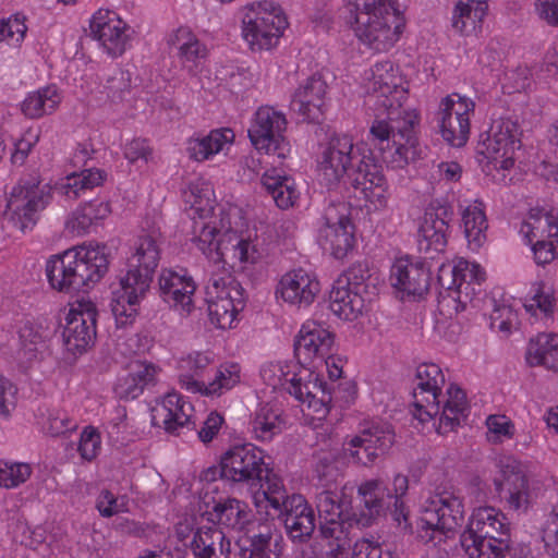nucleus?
Returning a JSON list of instances; mask_svg holds the SVG:
<instances>
[{"mask_svg": "<svg viewBox=\"0 0 558 558\" xmlns=\"http://www.w3.org/2000/svg\"><path fill=\"white\" fill-rule=\"evenodd\" d=\"M418 114L404 112L402 119L387 117L375 120L367 141L356 147L349 135L330 137L323 153L320 170L328 185L343 182L345 187L360 191L364 198L383 209L388 201V182L381 163L402 169L421 158L415 134Z\"/></svg>", "mask_w": 558, "mask_h": 558, "instance_id": "f257e3e1", "label": "nucleus"}, {"mask_svg": "<svg viewBox=\"0 0 558 558\" xmlns=\"http://www.w3.org/2000/svg\"><path fill=\"white\" fill-rule=\"evenodd\" d=\"M106 175L99 169H85L81 173L69 174L53 189L35 179L21 180L10 193L3 218L11 227L25 232L36 225L39 213L49 205L53 194L75 199L82 192L100 185Z\"/></svg>", "mask_w": 558, "mask_h": 558, "instance_id": "f03ea898", "label": "nucleus"}, {"mask_svg": "<svg viewBox=\"0 0 558 558\" xmlns=\"http://www.w3.org/2000/svg\"><path fill=\"white\" fill-rule=\"evenodd\" d=\"M106 245H78L51 256L46 276L54 290L63 293L88 292L108 271Z\"/></svg>", "mask_w": 558, "mask_h": 558, "instance_id": "7ed1b4c3", "label": "nucleus"}, {"mask_svg": "<svg viewBox=\"0 0 558 558\" xmlns=\"http://www.w3.org/2000/svg\"><path fill=\"white\" fill-rule=\"evenodd\" d=\"M357 492L363 507L360 512L353 510L351 499L338 487L323 488L316 495L319 518L325 521H349L350 526L353 523L363 527L371 526L385 512V489L377 481H368L360 485Z\"/></svg>", "mask_w": 558, "mask_h": 558, "instance_id": "20e7f679", "label": "nucleus"}, {"mask_svg": "<svg viewBox=\"0 0 558 558\" xmlns=\"http://www.w3.org/2000/svg\"><path fill=\"white\" fill-rule=\"evenodd\" d=\"M460 543L470 558L499 557V553L511 543L506 515L493 507L476 509L468 529L461 534Z\"/></svg>", "mask_w": 558, "mask_h": 558, "instance_id": "39448f33", "label": "nucleus"}, {"mask_svg": "<svg viewBox=\"0 0 558 558\" xmlns=\"http://www.w3.org/2000/svg\"><path fill=\"white\" fill-rule=\"evenodd\" d=\"M264 454L253 444L235 445L221 457L219 465L208 469L213 476L219 473L221 480L251 489L263 487L262 475L265 472Z\"/></svg>", "mask_w": 558, "mask_h": 558, "instance_id": "423d86ee", "label": "nucleus"}, {"mask_svg": "<svg viewBox=\"0 0 558 558\" xmlns=\"http://www.w3.org/2000/svg\"><path fill=\"white\" fill-rule=\"evenodd\" d=\"M243 37L253 50H268L277 45L288 26L280 7L271 2L251 3L242 20Z\"/></svg>", "mask_w": 558, "mask_h": 558, "instance_id": "0eeeda50", "label": "nucleus"}, {"mask_svg": "<svg viewBox=\"0 0 558 558\" xmlns=\"http://www.w3.org/2000/svg\"><path fill=\"white\" fill-rule=\"evenodd\" d=\"M160 233L158 230L143 231L134 241L126 257L125 275L120 284L135 286V291L147 293L160 260Z\"/></svg>", "mask_w": 558, "mask_h": 558, "instance_id": "6e6552de", "label": "nucleus"}, {"mask_svg": "<svg viewBox=\"0 0 558 558\" xmlns=\"http://www.w3.org/2000/svg\"><path fill=\"white\" fill-rule=\"evenodd\" d=\"M445 272L446 270L441 268L438 276L439 284L442 288L438 293V310L441 315L452 317L465 310L468 302L475 293L474 284H481L485 279V272L477 265H470L466 262L459 263L449 270L451 284H449L448 278L445 282Z\"/></svg>", "mask_w": 558, "mask_h": 558, "instance_id": "1a4fd4ad", "label": "nucleus"}, {"mask_svg": "<svg viewBox=\"0 0 558 558\" xmlns=\"http://www.w3.org/2000/svg\"><path fill=\"white\" fill-rule=\"evenodd\" d=\"M198 248L211 257L216 253L218 259H225L230 256L241 263L254 264L258 257V251L251 240L243 239L230 227L223 232L215 225L203 223L197 235Z\"/></svg>", "mask_w": 558, "mask_h": 558, "instance_id": "9d476101", "label": "nucleus"}, {"mask_svg": "<svg viewBox=\"0 0 558 558\" xmlns=\"http://www.w3.org/2000/svg\"><path fill=\"white\" fill-rule=\"evenodd\" d=\"M286 128L287 120L281 112L262 107L256 111L254 122L247 132L251 143L257 150L284 159L291 151V145L282 134Z\"/></svg>", "mask_w": 558, "mask_h": 558, "instance_id": "9b49d317", "label": "nucleus"}, {"mask_svg": "<svg viewBox=\"0 0 558 558\" xmlns=\"http://www.w3.org/2000/svg\"><path fill=\"white\" fill-rule=\"evenodd\" d=\"M453 219L452 207L442 199H434L425 208L418 228V250L426 258L434 259L447 246V232Z\"/></svg>", "mask_w": 558, "mask_h": 558, "instance_id": "f8f14e48", "label": "nucleus"}, {"mask_svg": "<svg viewBox=\"0 0 558 558\" xmlns=\"http://www.w3.org/2000/svg\"><path fill=\"white\" fill-rule=\"evenodd\" d=\"M445 385L441 368L434 363H422L416 368L413 388V416L421 423L429 422L440 413L438 400Z\"/></svg>", "mask_w": 558, "mask_h": 558, "instance_id": "ddd939ff", "label": "nucleus"}, {"mask_svg": "<svg viewBox=\"0 0 558 558\" xmlns=\"http://www.w3.org/2000/svg\"><path fill=\"white\" fill-rule=\"evenodd\" d=\"M355 35L375 51H387L399 40L405 26L404 16L357 13Z\"/></svg>", "mask_w": 558, "mask_h": 558, "instance_id": "4468645a", "label": "nucleus"}, {"mask_svg": "<svg viewBox=\"0 0 558 558\" xmlns=\"http://www.w3.org/2000/svg\"><path fill=\"white\" fill-rule=\"evenodd\" d=\"M344 204H330L322 218L318 243L335 258H343L354 246V226L348 218Z\"/></svg>", "mask_w": 558, "mask_h": 558, "instance_id": "2eb2a0df", "label": "nucleus"}, {"mask_svg": "<svg viewBox=\"0 0 558 558\" xmlns=\"http://www.w3.org/2000/svg\"><path fill=\"white\" fill-rule=\"evenodd\" d=\"M530 220L522 225L521 233L532 244L535 263L547 265L558 256V222L542 209H531Z\"/></svg>", "mask_w": 558, "mask_h": 558, "instance_id": "dca6fc26", "label": "nucleus"}, {"mask_svg": "<svg viewBox=\"0 0 558 558\" xmlns=\"http://www.w3.org/2000/svg\"><path fill=\"white\" fill-rule=\"evenodd\" d=\"M97 310L93 303L81 304L80 310H70L65 316L62 339L66 350L82 354L96 339Z\"/></svg>", "mask_w": 558, "mask_h": 558, "instance_id": "f3484780", "label": "nucleus"}, {"mask_svg": "<svg viewBox=\"0 0 558 558\" xmlns=\"http://www.w3.org/2000/svg\"><path fill=\"white\" fill-rule=\"evenodd\" d=\"M196 290L194 279L185 268H163L158 278L159 296L171 308L182 315H189L194 308L193 294Z\"/></svg>", "mask_w": 558, "mask_h": 558, "instance_id": "a211bd4d", "label": "nucleus"}, {"mask_svg": "<svg viewBox=\"0 0 558 558\" xmlns=\"http://www.w3.org/2000/svg\"><path fill=\"white\" fill-rule=\"evenodd\" d=\"M89 28L93 37L111 57H119L125 51L130 40V28L116 12L98 10L90 20Z\"/></svg>", "mask_w": 558, "mask_h": 558, "instance_id": "6ab92c4d", "label": "nucleus"}, {"mask_svg": "<svg viewBox=\"0 0 558 558\" xmlns=\"http://www.w3.org/2000/svg\"><path fill=\"white\" fill-rule=\"evenodd\" d=\"M335 336L316 322L303 324L294 341L298 363L307 368L314 359H325L331 352Z\"/></svg>", "mask_w": 558, "mask_h": 558, "instance_id": "aec40b11", "label": "nucleus"}, {"mask_svg": "<svg viewBox=\"0 0 558 558\" xmlns=\"http://www.w3.org/2000/svg\"><path fill=\"white\" fill-rule=\"evenodd\" d=\"M425 523L438 525L441 532L453 534L464 521V506L462 498L451 490H441L429 500L425 510Z\"/></svg>", "mask_w": 558, "mask_h": 558, "instance_id": "412c9836", "label": "nucleus"}, {"mask_svg": "<svg viewBox=\"0 0 558 558\" xmlns=\"http://www.w3.org/2000/svg\"><path fill=\"white\" fill-rule=\"evenodd\" d=\"M327 83L320 75H312L294 92L290 109L303 121L318 123L325 110Z\"/></svg>", "mask_w": 558, "mask_h": 558, "instance_id": "4be33fe9", "label": "nucleus"}, {"mask_svg": "<svg viewBox=\"0 0 558 558\" xmlns=\"http://www.w3.org/2000/svg\"><path fill=\"white\" fill-rule=\"evenodd\" d=\"M287 536L293 544H305L312 538L316 518L314 509L300 494L291 495L288 511L281 512V519Z\"/></svg>", "mask_w": 558, "mask_h": 558, "instance_id": "5701e85b", "label": "nucleus"}, {"mask_svg": "<svg viewBox=\"0 0 558 558\" xmlns=\"http://www.w3.org/2000/svg\"><path fill=\"white\" fill-rule=\"evenodd\" d=\"M494 484L500 498L515 511H526L531 504V492L525 473L517 461L501 465V478H495Z\"/></svg>", "mask_w": 558, "mask_h": 558, "instance_id": "b1692460", "label": "nucleus"}, {"mask_svg": "<svg viewBox=\"0 0 558 558\" xmlns=\"http://www.w3.org/2000/svg\"><path fill=\"white\" fill-rule=\"evenodd\" d=\"M390 281L398 291L412 296H422L430 284V270L423 260L399 258L391 267Z\"/></svg>", "mask_w": 558, "mask_h": 558, "instance_id": "393cba45", "label": "nucleus"}, {"mask_svg": "<svg viewBox=\"0 0 558 558\" xmlns=\"http://www.w3.org/2000/svg\"><path fill=\"white\" fill-rule=\"evenodd\" d=\"M193 405L185 401L182 396L177 392L167 393L162 401L151 410V421L155 426H162L169 434H174L179 428H195L192 422Z\"/></svg>", "mask_w": 558, "mask_h": 558, "instance_id": "a878e982", "label": "nucleus"}, {"mask_svg": "<svg viewBox=\"0 0 558 558\" xmlns=\"http://www.w3.org/2000/svg\"><path fill=\"white\" fill-rule=\"evenodd\" d=\"M287 390L299 401L306 402L307 407L319 416H325L329 412V404L332 400L331 388L318 375L311 372L306 381L294 375L289 380Z\"/></svg>", "mask_w": 558, "mask_h": 558, "instance_id": "bb28decb", "label": "nucleus"}, {"mask_svg": "<svg viewBox=\"0 0 558 558\" xmlns=\"http://www.w3.org/2000/svg\"><path fill=\"white\" fill-rule=\"evenodd\" d=\"M521 135L522 130L518 120L509 117L500 118L492 123L486 138L480 143V151L485 156L494 157L502 149L515 151L522 146Z\"/></svg>", "mask_w": 558, "mask_h": 558, "instance_id": "cd10ccee", "label": "nucleus"}, {"mask_svg": "<svg viewBox=\"0 0 558 558\" xmlns=\"http://www.w3.org/2000/svg\"><path fill=\"white\" fill-rule=\"evenodd\" d=\"M319 290L318 280L300 268L281 278L277 294L279 293L286 302L301 307L313 303Z\"/></svg>", "mask_w": 558, "mask_h": 558, "instance_id": "c85d7f7f", "label": "nucleus"}, {"mask_svg": "<svg viewBox=\"0 0 558 558\" xmlns=\"http://www.w3.org/2000/svg\"><path fill=\"white\" fill-rule=\"evenodd\" d=\"M190 548L194 558H229L231 541L216 525L195 530Z\"/></svg>", "mask_w": 558, "mask_h": 558, "instance_id": "c756f323", "label": "nucleus"}, {"mask_svg": "<svg viewBox=\"0 0 558 558\" xmlns=\"http://www.w3.org/2000/svg\"><path fill=\"white\" fill-rule=\"evenodd\" d=\"M373 87L379 97H384L383 106L388 109V116L393 117V100H399L400 97H396L397 94H403V89L400 88V78L395 74L393 64L391 61L386 60L377 62L372 68ZM407 110L398 111L396 118L402 119ZM415 113L414 111H412Z\"/></svg>", "mask_w": 558, "mask_h": 558, "instance_id": "7c9ffc66", "label": "nucleus"}, {"mask_svg": "<svg viewBox=\"0 0 558 558\" xmlns=\"http://www.w3.org/2000/svg\"><path fill=\"white\" fill-rule=\"evenodd\" d=\"M365 305V299L357 291L344 284V280H336L329 293V308L341 319L353 320Z\"/></svg>", "mask_w": 558, "mask_h": 558, "instance_id": "2f4dec72", "label": "nucleus"}, {"mask_svg": "<svg viewBox=\"0 0 558 558\" xmlns=\"http://www.w3.org/2000/svg\"><path fill=\"white\" fill-rule=\"evenodd\" d=\"M487 9L485 0H459L452 16V27L462 35L475 34L482 28Z\"/></svg>", "mask_w": 558, "mask_h": 558, "instance_id": "473e14b6", "label": "nucleus"}, {"mask_svg": "<svg viewBox=\"0 0 558 558\" xmlns=\"http://www.w3.org/2000/svg\"><path fill=\"white\" fill-rule=\"evenodd\" d=\"M208 520L214 525L220 524L233 530H242L248 522L251 510L248 506L235 498H227L221 502H217L213 511L207 512Z\"/></svg>", "mask_w": 558, "mask_h": 558, "instance_id": "72a5a7b5", "label": "nucleus"}, {"mask_svg": "<svg viewBox=\"0 0 558 558\" xmlns=\"http://www.w3.org/2000/svg\"><path fill=\"white\" fill-rule=\"evenodd\" d=\"M526 361L531 366L541 365L547 369L558 371V336L539 333L531 339Z\"/></svg>", "mask_w": 558, "mask_h": 558, "instance_id": "f704fd0d", "label": "nucleus"}, {"mask_svg": "<svg viewBox=\"0 0 558 558\" xmlns=\"http://www.w3.org/2000/svg\"><path fill=\"white\" fill-rule=\"evenodd\" d=\"M446 400L439 418L438 433L446 434L460 425L468 416V401L465 392L458 386L451 384L447 390Z\"/></svg>", "mask_w": 558, "mask_h": 558, "instance_id": "c9c22d12", "label": "nucleus"}, {"mask_svg": "<svg viewBox=\"0 0 558 558\" xmlns=\"http://www.w3.org/2000/svg\"><path fill=\"white\" fill-rule=\"evenodd\" d=\"M180 381L186 390L201 392L206 396H220L223 390L231 389L240 381V374L236 365H230L217 369L214 380L208 383V385L189 376H182Z\"/></svg>", "mask_w": 558, "mask_h": 558, "instance_id": "e433bc0d", "label": "nucleus"}, {"mask_svg": "<svg viewBox=\"0 0 558 558\" xmlns=\"http://www.w3.org/2000/svg\"><path fill=\"white\" fill-rule=\"evenodd\" d=\"M260 181L279 208L288 209L296 202L299 192L295 190L293 179L280 174L276 168L267 170Z\"/></svg>", "mask_w": 558, "mask_h": 558, "instance_id": "4c0bfd02", "label": "nucleus"}, {"mask_svg": "<svg viewBox=\"0 0 558 558\" xmlns=\"http://www.w3.org/2000/svg\"><path fill=\"white\" fill-rule=\"evenodd\" d=\"M233 138L234 133L231 129L225 128L213 130L206 136L189 141V156L196 161L206 160L218 154L222 149L223 145L231 143Z\"/></svg>", "mask_w": 558, "mask_h": 558, "instance_id": "58836bf2", "label": "nucleus"}, {"mask_svg": "<svg viewBox=\"0 0 558 558\" xmlns=\"http://www.w3.org/2000/svg\"><path fill=\"white\" fill-rule=\"evenodd\" d=\"M169 44L178 46L179 56L189 72H194L199 61L206 57V48L186 27H180L170 36Z\"/></svg>", "mask_w": 558, "mask_h": 558, "instance_id": "ea45409f", "label": "nucleus"}, {"mask_svg": "<svg viewBox=\"0 0 558 558\" xmlns=\"http://www.w3.org/2000/svg\"><path fill=\"white\" fill-rule=\"evenodd\" d=\"M155 367L136 362L132 371L116 387L120 399L134 400L144 390V387L154 380Z\"/></svg>", "mask_w": 558, "mask_h": 558, "instance_id": "a19ab883", "label": "nucleus"}, {"mask_svg": "<svg viewBox=\"0 0 558 558\" xmlns=\"http://www.w3.org/2000/svg\"><path fill=\"white\" fill-rule=\"evenodd\" d=\"M484 208L482 202L475 201L462 214L465 238L469 244H473L475 248L481 247L486 240L485 232L488 223Z\"/></svg>", "mask_w": 558, "mask_h": 558, "instance_id": "79ce46f5", "label": "nucleus"}, {"mask_svg": "<svg viewBox=\"0 0 558 558\" xmlns=\"http://www.w3.org/2000/svg\"><path fill=\"white\" fill-rule=\"evenodd\" d=\"M338 464V453L333 450H322L314 454V474L322 488L338 487V482L342 478Z\"/></svg>", "mask_w": 558, "mask_h": 558, "instance_id": "37998d69", "label": "nucleus"}, {"mask_svg": "<svg viewBox=\"0 0 558 558\" xmlns=\"http://www.w3.org/2000/svg\"><path fill=\"white\" fill-rule=\"evenodd\" d=\"M59 102L57 87L50 85L29 94L22 104V111L26 117L36 119L52 112Z\"/></svg>", "mask_w": 558, "mask_h": 558, "instance_id": "c03bdc74", "label": "nucleus"}, {"mask_svg": "<svg viewBox=\"0 0 558 558\" xmlns=\"http://www.w3.org/2000/svg\"><path fill=\"white\" fill-rule=\"evenodd\" d=\"M437 121L439 132L447 143L454 147L465 145L470 134V118H459L439 110Z\"/></svg>", "mask_w": 558, "mask_h": 558, "instance_id": "a18cd8bd", "label": "nucleus"}, {"mask_svg": "<svg viewBox=\"0 0 558 558\" xmlns=\"http://www.w3.org/2000/svg\"><path fill=\"white\" fill-rule=\"evenodd\" d=\"M123 294L111 303V312L118 327L131 325L137 315V304L146 293L135 291V286L121 284Z\"/></svg>", "mask_w": 558, "mask_h": 558, "instance_id": "49530a36", "label": "nucleus"}, {"mask_svg": "<svg viewBox=\"0 0 558 558\" xmlns=\"http://www.w3.org/2000/svg\"><path fill=\"white\" fill-rule=\"evenodd\" d=\"M360 434L363 439H365L368 448L374 451L376 459L387 456L395 444V432L388 425H374L367 429H363Z\"/></svg>", "mask_w": 558, "mask_h": 558, "instance_id": "de8ad7c7", "label": "nucleus"}, {"mask_svg": "<svg viewBox=\"0 0 558 558\" xmlns=\"http://www.w3.org/2000/svg\"><path fill=\"white\" fill-rule=\"evenodd\" d=\"M253 430L260 439H270L281 430V413L278 409L264 405L256 413L253 421Z\"/></svg>", "mask_w": 558, "mask_h": 558, "instance_id": "09e8293b", "label": "nucleus"}, {"mask_svg": "<svg viewBox=\"0 0 558 558\" xmlns=\"http://www.w3.org/2000/svg\"><path fill=\"white\" fill-rule=\"evenodd\" d=\"M272 534L270 532L254 534L240 538L236 543L238 558H271L269 546H271Z\"/></svg>", "mask_w": 558, "mask_h": 558, "instance_id": "8fccbe9b", "label": "nucleus"}, {"mask_svg": "<svg viewBox=\"0 0 558 558\" xmlns=\"http://www.w3.org/2000/svg\"><path fill=\"white\" fill-rule=\"evenodd\" d=\"M206 302L211 324L221 329L231 328L236 315L240 313V311L234 307V304L229 300Z\"/></svg>", "mask_w": 558, "mask_h": 558, "instance_id": "3c124183", "label": "nucleus"}, {"mask_svg": "<svg viewBox=\"0 0 558 558\" xmlns=\"http://www.w3.org/2000/svg\"><path fill=\"white\" fill-rule=\"evenodd\" d=\"M51 331L44 327L41 323L27 322L20 330V338L24 350L28 352L38 351V345L45 347V342L50 338Z\"/></svg>", "mask_w": 558, "mask_h": 558, "instance_id": "603ef678", "label": "nucleus"}, {"mask_svg": "<svg viewBox=\"0 0 558 558\" xmlns=\"http://www.w3.org/2000/svg\"><path fill=\"white\" fill-rule=\"evenodd\" d=\"M31 466L26 463L0 464V486L13 488L24 483L31 476Z\"/></svg>", "mask_w": 558, "mask_h": 558, "instance_id": "864d4df0", "label": "nucleus"}, {"mask_svg": "<svg viewBox=\"0 0 558 558\" xmlns=\"http://www.w3.org/2000/svg\"><path fill=\"white\" fill-rule=\"evenodd\" d=\"M343 450L354 463L364 466L372 465L377 460L374 457V451L368 448V445L365 442V439H363L361 434L352 437L348 442H345L343 445Z\"/></svg>", "mask_w": 558, "mask_h": 558, "instance_id": "5fc2aeb1", "label": "nucleus"}, {"mask_svg": "<svg viewBox=\"0 0 558 558\" xmlns=\"http://www.w3.org/2000/svg\"><path fill=\"white\" fill-rule=\"evenodd\" d=\"M131 77L130 73L117 70L107 78L105 90L107 97L113 102L122 101L130 94Z\"/></svg>", "mask_w": 558, "mask_h": 558, "instance_id": "6e6d98bb", "label": "nucleus"}, {"mask_svg": "<svg viewBox=\"0 0 558 558\" xmlns=\"http://www.w3.org/2000/svg\"><path fill=\"white\" fill-rule=\"evenodd\" d=\"M369 268L367 263L359 262L353 264L344 274L337 280H344V284L357 291L360 294L366 292L367 286L365 281L369 279Z\"/></svg>", "mask_w": 558, "mask_h": 558, "instance_id": "4d7b16f0", "label": "nucleus"}, {"mask_svg": "<svg viewBox=\"0 0 558 558\" xmlns=\"http://www.w3.org/2000/svg\"><path fill=\"white\" fill-rule=\"evenodd\" d=\"M474 107L473 100L453 93L441 100L439 110L450 112L459 118H470V112H473Z\"/></svg>", "mask_w": 558, "mask_h": 558, "instance_id": "13d9d810", "label": "nucleus"}, {"mask_svg": "<svg viewBox=\"0 0 558 558\" xmlns=\"http://www.w3.org/2000/svg\"><path fill=\"white\" fill-rule=\"evenodd\" d=\"M361 7L360 13L404 16L399 0H361Z\"/></svg>", "mask_w": 558, "mask_h": 558, "instance_id": "bf43d9fd", "label": "nucleus"}, {"mask_svg": "<svg viewBox=\"0 0 558 558\" xmlns=\"http://www.w3.org/2000/svg\"><path fill=\"white\" fill-rule=\"evenodd\" d=\"M517 320V314L510 305L495 304L490 314V326L502 332H509Z\"/></svg>", "mask_w": 558, "mask_h": 558, "instance_id": "052dcab7", "label": "nucleus"}, {"mask_svg": "<svg viewBox=\"0 0 558 558\" xmlns=\"http://www.w3.org/2000/svg\"><path fill=\"white\" fill-rule=\"evenodd\" d=\"M100 449V436L96 429L86 427L80 439L78 451L81 457L87 461H92Z\"/></svg>", "mask_w": 558, "mask_h": 558, "instance_id": "680f3d73", "label": "nucleus"}, {"mask_svg": "<svg viewBox=\"0 0 558 558\" xmlns=\"http://www.w3.org/2000/svg\"><path fill=\"white\" fill-rule=\"evenodd\" d=\"M14 385L5 377L0 376V418H8L15 408Z\"/></svg>", "mask_w": 558, "mask_h": 558, "instance_id": "e2e57ef3", "label": "nucleus"}, {"mask_svg": "<svg viewBox=\"0 0 558 558\" xmlns=\"http://www.w3.org/2000/svg\"><path fill=\"white\" fill-rule=\"evenodd\" d=\"M532 301V303L524 304L527 312L534 313L535 310H539L545 316H550L554 313L555 298L551 293L543 291L541 286H538Z\"/></svg>", "mask_w": 558, "mask_h": 558, "instance_id": "0e129e2a", "label": "nucleus"}, {"mask_svg": "<svg viewBox=\"0 0 558 558\" xmlns=\"http://www.w3.org/2000/svg\"><path fill=\"white\" fill-rule=\"evenodd\" d=\"M153 155V150L149 147L146 140L136 138L125 145L124 157L130 162H135L140 159L147 162Z\"/></svg>", "mask_w": 558, "mask_h": 558, "instance_id": "69168bd1", "label": "nucleus"}, {"mask_svg": "<svg viewBox=\"0 0 558 558\" xmlns=\"http://www.w3.org/2000/svg\"><path fill=\"white\" fill-rule=\"evenodd\" d=\"M392 520L403 533H412L413 527L410 521V509L399 497L393 499V508L390 510Z\"/></svg>", "mask_w": 558, "mask_h": 558, "instance_id": "338daca9", "label": "nucleus"}, {"mask_svg": "<svg viewBox=\"0 0 558 558\" xmlns=\"http://www.w3.org/2000/svg\"><path fill=\"white\" fill-rule=\"evenodd\" d=\"M352 558H391V553L384 551L379 545L364 539L355 544Z\"/></svg>", "mask_w": 558, "mask_h": 558, "instance_id": "774afa93", "label": "nucleus"}]
</instances>
